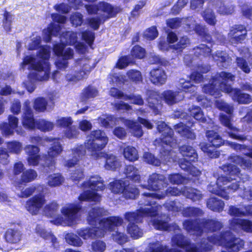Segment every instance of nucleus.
<instances>
[{
    "label": "nucleus",
    "instance_id": "48",
    "mask_svg": "<svg viewBox=\"0 0 252 252\" xmlns=\"http://www.w3.org/2000/svg\"><path fill=\"white\" fill-rule=\"evenodd\" d=\"M97 94V89L93 86H89L83 91L80 95V99L82 101H85L95 97Z\"/></svg>",
    "mask_w": 252,
    "mask_h": 252
},
{
    "label": "nucleus",
    "instance_id": "33",
    "mask_svg": "<svg viewBox=\"0 0 252 252\" xmlns=\"http://www.w3.org/2000/svg\"><path fill=\"white\" fill-rule=\"evenodd\" d=\"M228 214L237 217L252 216V205H248L244 208H238L235 206H230L228 209Z\"/></svg>",
    "mask_w": 252,
    "mask_h": 252
},
{
    "label": "nucleus",
    "instance_id": "12",
    "mask_svg": "<svg viewBox=\"0 0 252 252\" xmlns=\"http://www.w3.org/2000/svg\"><path fill=\"white\" fill-rule=\"evenodd\" d=\"M149 97L148 102L149 106L153 110V112L157 114L159 112L161 108L160 104V98L163 99L166 103L171 105L174 104L183 99V94L178 91H172L168 90L163 92L160 96L157 92L153 91L148 92Z\"/></svg>",
    "mask_w": 252,
    "mask_h": 252
},
{
    "label": "nucleus",
    "instance_id": "28",
    "mask_svg": "<svg viewBox=\"0 0 252 252\" xmlns=\"http://www.w3.org/2000/svg\"><path fill=\"white\" fill-rule=\"evenodd\" d=\"M167 75L165 71L161 68H154L149 73V79L151 83L160 86L164 84L167 80Z\"/></svg>",
    "mask_w": 252,
    "mask_h": 252
},
{
    "label": "nucleus",
    "instance_id": "56",
    "mask_svg": "<svg viewBox=\"0 0 252 252\" xmlns=\"http://www.w3.org/2000/svg\"><path fill=\"white\" fill-rule=\"evenodd\" d=\"M229 160L234 163L240 165L244 168H249L252 165L250 159H245L238 156H232L230 157Z\"/></svg>",
    "mask_w": 252,
    "mask_h": 252
},
{
    "label": "nucleus",
    "instance_id": "37",
    "mask_svg": "<svg viewBox=\"0 0 252 252\" xmlns=\"http://www.w3.org/2000/svg\"><path fill=\"white\" fill-rule=\"evenodd\" d=\"M61 27L57 24H51L48 27L43 31V38L45 42H49L52 36H57L59 34Z\"/></svg>",
    "mask_w": 252,
    "mask_h": 252
},
{
    "label": "nucleus",
    "instance_id": "5",
    "mask_svg": "<svg viewBox=\"0 0 252 252\" xmlns=\"http://www.w3.org/2000/svg\"><path fill=\"white\" fill-rule=\"evenodd\" d=\"M108 138L105 132L100 130L92 131L87 137L85 145L77 146L72 150V159L68 160L65 166L71 167L77 164L79 160L85 155L86 149L90 152V155L95 159L103 157L104 154L100 152L106 145Z\"/></svg>",
    "mask_w": 252,
    "mask_h": 252
},
{
    "label": "nucleus",
    "instance_id": "3",
    "mask_svg": "<svg viewBox=\"0 0 252 252\" xmlns=\"http://www.w3.org/2000/svg\"><path fill=\"white\" fill-rule=\"evenodd\" d=\"M49 49L43 47L39 52L42 62L38 61L33 57L26 56L20 63V69L24 70L27 66L31 70L28 76L24 85L30 93H32L36 88V83L38 81H47L49 78L50 65L48 62L50 58Z\"/></svg>",
    "mask_w": 252,
    "mask_h": 252
},
{
    "label": "nucleus",
    "instance_id": "24",
    "mask_svg": "<svg viewBox=\"0 0 252 252\" xmlns=\"http://www.w3.org/2000/svg\"><path fill=\"white\" fill-rule=\"evenodd\" d=\"M44 196L38 194L29 199L26 204L27 210L32 215H36L45 204Z\"/></svg>",
    "mask_w": 252,
    "mask_h": 252
},
{
    "label": "nucleus",
    "instance_id": "20",
    "mask_svg": "<svg viewBox=\"0 0 252 252\" xmlns=\"http://www.w3.org/2000/svg\"><path fill=\"white\" fill-rule=\"evenodd\" d=\"M247 30L242 25H235L230 28L228 34L229 41L232 44L241 43L246 38Z\"/></svg>",
    "mask_w": 252,
    "mask_h": 252
},
{
    "label": "nucleus",
    "instance_id": "18",
    "mask_svg": "<svg viewBox=\"0 0 252 252\" xmlns=\"http://www.w3.org/2000/svg\"><path fill=\"white\" fill-rule=\"evenodd\" d=\"M182 23H185L189 29L194 30L197 34L203 36L205 40L209 42L211 41L212 38L210 35L206 32L204 28L202 26L196 24L192 17L181 19L175 18L166 21L167 26L172 29L178 28Z\"/></svg>",
    "mask_w": 252,
    "mask_h": 252
},
{
    "label": "nucleus",
    "instance_id": "32",
    "mask_svg": "<svg viewBox=\"0 0 252 252\" xmlns=\"http://www.w3.org/2000/svg\"><path fill=\"white\" fill-rule=\"evenodd\" d=\"M239 52L242 57H237L236 63L237 66L246 73H249L251 71V67L247 62L244 58L250 56L249 49L246 47H243L239 49Z\"/></svg>",
    "mask_w": 252,
    "mask_h": 252
},
{
    "label": "nucleus",
    "instance_id": "30",
    "mask_svg": "<svg viewBox=\"0 0 252 252\" xmlns=\"http://www.w3.org/2000/svg\"><path fill=\"white\" fill-rule=\"evenodd\" d=\"M213 5H215L217 12L222 15L231 14L234 11L233 4L227 0H212Z\"/></svg>",
    "mask_w": 252,
    "mask_h": 252
},
{
    "label": "nucleus",
    "instance_id": "54",
    "mask_svg": "<svg viewBox=\"0 0 252 252\" xmlns=\"http://www.w3.org/2000/svg\"><path fill=\"white\" fill-rule=\"evenodd\" d=\"M121 225L115 226L111 230H108V231H114V233H112L113 240L118 244L122 245L127 241L128 237L124 233L120 232L118 231H115L116 227ZM106 231H107V230H106Z\"/></svg>",
    "mask_w": 252,
    "mask_h": 252
},
{
    "label": "nucleus",
    "instance_id": "4",
    "mask_svg": "<svg viewBox=\"0 0 252 252\" xmlns=\"http://www.w3.org/2000/svg\"><path fill=\"white\" fill-rule=\"evenodd\" d=\"M234 76L230 73L222 71L213 76L209 84L204 85L203 91L217 98L221 95V92L228 93L233 100L239 103H249L251 101L250 96L247 94H242L238 89H232L228 84L229 81L234 80Z\"/></svg>",
    "mask_w": 252,
    "mask_h": 252
},
{
    "label": "nucleus",
    "instance_id": "45",
    "mask_svg": "<svg viewBox=\"0 0 252 252\" xmlns=\"http://www.w3.org/2000/svg\"><path fill=\"white\" fill-rule=\"evenodd\" d=\"M207 207L213 211L220 212L222 211L224 206V202L217 198H210L207 203Z\"/></svg>",
    "mask_w": 252,
    "mask_h": 252
},
{
    "label": "nucleus",
    "instance_id": "49",
    "mask_svg": "<svg viewBox=\"0 0 252 252\" xmlns=\"http://www.w3.org/2000/svg\"><path fill=\"white\" fill-rule=\"evenodd\" d=\"M210 66L208 65H201L198 67L197 71L192 73L190 76V80L196 83H199L202 81L203 76L201 73L207 72L210 70Z\"/></svg>",
    "mask_w": 252,
    "mask_h": 252
},
{
    "label": "nucleus",
    "instance_id": "39",
    "mask_svg": "<svg viewBox=\"0 0 252 252\" xmlns=\"http://www.w3.org/2000/svg\"><path fill=\"white\" fill-rule=\"evenodd\" d=\"M105 158L104 167L106 169L115 170L120 167L121 161L115 155H107Z\"/></svg>",
    "mask_w": 252,
    "mask_h": 252
},
{
    "label": "nucleus",
    "instance_id": "58",
    "mask_svg": "<svg viewBox=\"0 0 252 252\" xmlns=\"http://www.w3.org/2000/svg\"><path fill=\"white\" fill-rule=\"evenodd\" d=\"M190 115L196 120L204 123L206 119L204 117V114L201 108L198 106H192L189 108Z\"/></svg>",
    "mask_w": 252,
    "mask_h": 252
},
{
    "label": "nucleus",
    "instance_id": "16",
    "mask_svg": "<svg viewBox=\"0 0 252 252\" xmlns=\"http://www.w3.org/2000/svg\"><path fill=\"white\" fill-rule=\"evenodd\" d=\"M31 142L32 143H38L44 145V142L50 144L48 151V157H46L44 166L48 167L51 170L55 169V160L54 158L59 155L63 151V148L59 139L53 137H46L44 140L38 136L31 137Z\"/></svg>",
    "mask_w": 252,
    "mask_h": 252
},
{
    "label": "nucleus",
    "instance_id": "34",
    "mask_svg": "<svg viewBox=\"0 0 252 252\" xmlns=\"http://www.w3.org/2000/svg\"><path fill=\"white\" fill-rule=\"evenodd\" d=\"M231 116H227L222 113H221L220 116V120L224 126L227 127L230 131L228 132L229 136L232 138L235 139H239L240 137L237 135L236 133L233 132L238 131V129L233 126L231 123Z\"/></svg>",
    "mask_w": 252,
    "mask_h": 252
},
{
    "label": "nucleus",
    "instance_id": "14",
    "mask_svg": "<svg viewBox=\"0 0 252 252\" xmlns=\"http://www.w3.org/2000/svg\"><path fill=\"white\" fill-rule=\"evenodd\" d=\"M222 226L221 223L214 220H205L199 223L196 220L193 221L188 220L184 221L183 227L191 235H205L208 231L220 230Z\"/></svg>",
    "mask_w": 252,
    "mask_h": 252
},
{
    "label": "nucleus",
    "instance_id": "64",
    "mask_svg": "<svg viewBox=\"0 0 252 252\" xmlns=\"http://www.w3.org/2000/svg\"><path fill=\"white\" fill-rule=\"evenodd\" d=\"M73 120L70 117H58L56 121V125L58 127H68L73 123Z\"/></svg>",
    "mask_w": 252,
    "mask_h": 252
},
{
    "label": "nucleus",
    "instance_id": "22",
    "mask_svg": "<svg viewBox=\"0 0 252 252\" xmlns=\"http://www.w3.org/2000/svg\"><path fill=\"white\" fill-rule=\"evenodd\" d=\"M26 154L27 155V160L30 166H37L40 161L44 158L40 154V148L33 145H27L24 148Z\"/></svg>",
    "mask_w": 252,
    "mask_h": 252
},
{
    "label": "nucleus",
    "instance_id": "60",
    "mask_svg": "<svg viewBox=\"0 0 252 252\" xmlns=\"http://www.w3.org/2000/svg\"><path fill=\"white\" fill-rule=\"evenodd\" d=\"M126 75L130 81L136 83L142 82L143 80V77L141 72L137 70H129L127 71Z\"/></svg>",
    "mask_w": 252,
    "mask_h": 252
},
{
    "label": "nucleus",
    "instance_id": "21",
    "mask_svg": "<svg viewBox=\"0 0 252 252\" xmlns=\"http://www.w3.org/2000/svg\"><path fill=\"white\" fill-rule=\"evenodd\" d=\"M168 148L169 151L173 153V155L170 157L176 158V161L179 162V165L180 162L181 161H183L184 163H186V161L191 162H195L197 160V154L195 150L191 146L184 145L179 148L180 152L184 158L183 159H179L177 158L175 153L171 150V148L168 147ZM171 162H172V161H171ZM173 162H176V161H173Z\"/></svg>",
    "mask_w": 252,
    "mask_h": 252
},
{
    "label": "nucleus",
    "instance_id": "50",
    "mask_svg": "<svg viewBox=\"0 0 252 252\" xmlns=\"http://www.w3.org/2000/svg\"><path fill=\"white\" fill-rule=\"evenodd\" d=\"M139 194L138 189L132 185L127 182L123 190V195L126 198L134 199Z\"/></svg>",
    "mask_w": 252,
    "mask_h": 252
},
{
    "label": "nucleus",
    "instance_id": "51",
    "mask_svg": "<svg viewBox=\"0 0 252 252\" xmlns=\"http://www.w3.org/2000/svg\"><path fill=\"white\" fill-rule=\"evenodd\" d=\"M65 239L68 244L74 247H80L83 244L79 236L73 233H67L65 236Z\"/></svg>",
    "mask_w": 252,
    "mask_h": 252
},
{
    "label": "nucleus",
    "instance_id": "9",
    "mask_svg": "<svg viewBox=\"0 0 252 252\" xmlns=\"http://www.w3.org/2000/svg\"><path fill=\"white\" fill-rule=\"evenodd\" d=\"M200 247L205 251L211 249L212 244H217L225 247L226 248L233 252H237L243 248L244 245V241L239 238H235L229 231H227L221 233L220 235L214 234L208 235L207 239L204 237L202 238Z\"/></svg>",
    "mask_w": 252,
    "mask_h": 252
},
{
    "label": "nucleus",
    "instance_id": "19",
    "mask_svg": "<svg viewBox=\"0 0 252 252\" xmlns=\"http://www.w3.org/2000/svg\"><path fill=\"white\" fill-rule=\"evenodd\" d=\"M89 61L86 59H81L76 62V65L74 68V74L68 73L66 75V80L68 82L74 84L86 78L91 70L89 64Z\"/></svg>",
    "mask_w": 252,
    "mask_h": 252
},
{
    "label": "nucleus",
    "instance_id": "40",
    "mask_svg": "<svg viewBox=\"0 0 252 252\" xmlns=\"http://www.w3.org/2000/svg\"><path fill=\"white\" fill-rule=\"evenodd\" d=\"M22 234L18 230L8 229L5 233V239L6 243L16 244L21 240Z\"/></svg>",
    "mask_w": 252,
    "mask_h": 252
},
{
    "label": "nucleus",
    "instance_id": "29",
    "mask_svg": "<svg viewBox=\"0 0 252 252\" xmlns=\"http://www.w3.org/2000/svg\"><path fill=\"white\" fill-rule=\"evenodd\" d=\"M8 124L3 123L0 125V129L3 135L9 136L14 133V130L17 127L18 124V119L12 115H9L8 117Z\"/></svg>",
    "mask_w": 252,
    "mask_h": 252
},
{
    "label": "nucleus",
    "instance_id": "41",
    "mask_svg": "<svg viewBox=\"0 0 252 252\" xmlns=\"http://www.w3.org/2000/svg\"><path fill=\"white\" fill-rule=\"evenodd\" d=\"M124 173L127 178L134 181L138 182L140 179V175L138 170L132 165L126 166Z\"/></svg>",
    "mask_w": 252,
    "mask_h": 252
},
{
    "label": "nucleus",
    "instance_id": "7",
    "mask_svg": "<svg viewBox=\"0 0 252 252\" xmlns=\"http://www.w3.org/2000/svg\"><path fill=\"white\" fill-rule=\"evenodd\" d=\"M222 170L229 177L220 176L217 180L216 183H211L208 187L209 191L220 196L227 200L230 192L234 191L240 186L237 183V178L243 182L249 180V176L240 173V171L235 165L228 164L222 166Z\"/></svg>",
    "mask_w": 252,
    "mask_h": 252
},
{
    "label": "nucleus",
    "instance_id": "8",
    "mask_svg": "<svg viewBox=\"0 0 252 252\" xmlns=\"http://www.w3.org/2000/svg\"><path fill=\"white\" fill-rule=\"evenodd\" d=\"M59 204L55 201H53L47 204L43 209L44 214L49 217L55 218L54 223L57 225L63 226H72L76 223L79 220L78 212L81 209L79 203L67 204L61 209V213L64 216H59L58 214Z\"/></svg>",
    "mask_w": 252,
    "mask_h": 252
},
{
    "label": "nucleus",
    "instance_id": "15",
    "mask_svg": "<svg viewBox=\"0 0 252 252\" xmlns=\"http://www.w3.org/2000/svg\"><path fill=\"white\" fill-rule=\"evenodd\" d=\"M208 126L207 128H211L212 130L206 131V136L208 141L211 144H207L205 143H201L200 147L201 150L205 153L207 155L211 158H218L220 155V153L216 150L215 147H219L223 144V141L221 137L218 133L215 131L217 130L219 127L214 125V122L212 120H209L207 123Z\"/></svg>",
    "mask_w": 252,
    "mask_h": 252
},
{
    "label": "nucleus",
    "instance_id": "35",
    "mask_svg": "<svg viewBox=\"0 0 252 252\" xmlns=\"http://www.w3.org/2000/svg\"><path fill=\"white\" fill-rule=\"evenodd\" d=\"M212 0L208 3L207 8H205L201 13V16L205 21L211 26H215L217 22L216 16L213 9L210 8L213 5Z\"/></svg>",
    "mask_w": 252,
    "mask_h": 252
},
{
    "label": "nucleus",
    "instance_id": "17",
    "mask_svg": "<svg viewBox=\"0 0 252 252\" xmlns=\"http://www.w3.org/2000/svg\"><path fill=\"white\" fill-rule=\"evenodd\" d=\"M99 122L105 127H112L115 125L122 123L129 128L130 132L134 136L140 137L143 134L141 126L137 123L123 118H115L110 115H105L99 118Z\"/></svg>",
    "mask_w": 252,
    "mask_h": 252
},
{
    "label": "nucleus",
    "instance_id": "52",
    "mask_svg": "<svg viewBox=\"0 0 252 252\" xmlns=\"http://www.w3.org/2000/svg\"><path fill=\"white\" fill-rule=\"evenodd\" d=\"M124 155L126 159L130 161H135L138 158L137 150L131 146H127L124 149Z\"/></svg>",
    "mask_w": 252,
    "mask_h": 252
},
{
    "label": "nucleus",
    "instance_id": "31",
    "mask_svg": "<svg viewBox=\"0 0 252 252\" xmlns=\"http://www.w3.org/2000/svg\"><path fill=\"white\" fill-rule=\"evenodd\" d=\"M40 43H41V37L39 35H33V37L31 39L30 42L28 43L27 45V48L29 50H37L39 49V50L37 51L36 53V55H29V56H32L35 58V59H37L38 61H40V62H42L43 59L40 58L39 55V52L40 51V50L45 47H47L49 49V55H50L51 51V48L50 47L47 45H44V46H40Z\"/></svg>",
    "mask_w": 252,
    "mask_h": 252
},
{
    "label": "nucleus",
    "instance_id": "61",
    "mask_svg": "<svg viewBox=\"0 0 252 252\" xmlns=\"http://www.w3.org/2000/svg\"><path fill=\"white\" fill-rule=\"evenodd\" d=\"M215 105L220 110L223 111L228 114H231L233 111V106L224 102L222 100H217Z\"/></svg>",
    "mask_w": 252,
    "mask_h": 252
},
{
    "label": "nucleus",
    "instance_id": "46",
    "mask_svg": "<svg viewBox=\"0 0 252 252\" xmlns=\"http://www.w3.org/2000/svg\"><path fill=\"white\" fill-rule=\"evenodd\" d=\"M127 232L134 239L142 237L144 234L143 230L134 223H129L127 226Z\"/></svg>",
    "mask_w": 252,
    "mask_h": 252
},
{
    "label": "nucleus",
    "instance_id": "10",
    "mask_svg": "<svg viewBox=\"0 0 252 252\" xmlns=\"http://www.w3.org/2000/svg\"><path fill=\"white\" fill-rule=\"evenodd\" d=\"M77 33L73 32L63 33L60 36V43L54 45L53 50L57 56L55 62L56 66L60 69L65 68L68 64L67 60L73 56V50L70 48L64 49V44L73 45L77 42Z\"/></svg>",
    "mask_w": 252,
    "mask_h": 252
},
{
    "label": "nucleus",
    "instance_id": "43",
    "mask_svg": "<svg viewBox=\"0 0 252 252\" xmlns=\"http://www.w3.org/2000/svg\"><path fill=\"white\" fill-rule=\"evenodd\" d=\"M145 252H178L173 250H168L166 246H163L161 242L156 241L150 243L145 250Z\"/></svg>",
    "mask_w": 252,
    "mask_h": 252
},
{
    "label": "nucleus",
    "instance_id": "57",
    "mask_svg": "<svg viewBox=\"0 0 252 252\" xmlns=\"http://www.w3.org/2000/svg\"><path fill=\"white\" fill-rule=\"evenodd\" d=\"M37 177V172L33 169L24 171L21 175V181L23 183H29L34 180Z\"/></svg>",
    "mask_w": 252,
    "mask_h": 252
},
{
    "label": "nucleus",
    "instance_id": "38",
    "mask_svg": "<svg viewBox=\"0 0 252 252\" xmlns=\"http://www.w3.org/2000/svg\"><path fill=\"white\" fill-rule=\"evenodd\" d=\"M64 181V178L60 173H56L49 175L46 178V184L51 188L62 185Z\"/></svg>",
    "mask_w": 252,
    "mask_h": 252
},
{
    "label": "nucleus",
    "instance_id": "25",
    "mask_svg": "<svg viewBox=\"0 0 252 252\" xmlns=\"http://www.w3.org/2000/svg\"><path fill=\"white\" fill-rule=\"evenodd\" d=\"M230 228L235 231L241 230L248 233H252V221L238 218H233L229 220Z\"/></svg>",
    "mask_w": 252,
    "mask_h": 252
},
{
    "label": "nucleus",
    "instance_id": "59",
    "mask_svg": "<svg viewBox=\"0 0 252 252\" xmlns=\"http://www.w3.org/2000/svg\"><path fill=\"white\" fill-rule=\"evenodd\" d=\"M7 148L9 153L18 154L21 153L23 145L17 141H13L7 143Z\"/></svg>",
    "mask_w": 252,
    "mask_h": 252
},
{
    "label": "nucleus",
    "instance_id": "2",
    "mask_svg": "<svg viewBox=\"0 0 252 252\" xmlns=\"http://www.w3.org/2000/svg\"><path fill=\"white\" fill-rule=\"evenodd\" d=\"M107 211L103 208L94 207L88 213V223L91 227L78 229L76 233L84 240L94 239L103 236L106 230H111L115 226L122 225L124 220L119 217H110L100 220L101 217L106 215Z\"/></svg>",
    "mask_w": 252,
    "mask_h": 252
},
{
    "label": "nucleus",
    "instance_id": "23",
    "mask_svg": "<svg viewBox=\"0 0 252 252\" xmlns=\"http://www.w3.org/2000/svg\"><path fill=\"white\" fill-rule=\"evenodd\" d=\"M165 180V178L163 175L153 173L149 176L148 185H141V187L148 190H159L167 186V184Z\"/></svg>",
    "mask_w": 252,
    "mask_h": 252
},
{
    "label": "nucleus",
    "instance_id": "13",
    "mask_svg": "<svg viewBox=\"0 0 252 252\" xmlns=\"http://www.w3.org/2000/svg\"><path fill=\"white\" fill-rule=\"evenodd\" d=\"M104 185L101 178L98 175L91 176L88 181L84 182L82 187L84 190L79 197L80 201L99 202L101 196L95 191L102 190Z\"/></svg>",
    "mask_w": 252,
    "mask_h": 252
},
{
    "label": "nucleus",
    "instance_id": "11",
    "mask_svg": "<svg viewBox=\"0 0 252 252\" xmlns=\"http://www.w3.org/2000/svg\"><path fill=\"white\" fill-rule=\"evenodd\" d=\"M85 7L90 14H101L100 17L92 18L89 20L90 26L94 30H97L102 22L114 16L120 10L119 7H114L110 4L105 2H100L97 5H86Z\"/></svg>",
    "mask_w": 252,
    "mask_h": 252
},
{
    "label": "nucleus",
    "instance_id": "53",
    "mask_svg": "<svg viewBox=\"0 0 252 252\" xmlns=\"http://www.w3.org/2000/svg\"><path fill=\"white\" fill-rule=\"evenodd\" d=\"M36 127L42 131H50L53 129L55 124L50 121L40 119L36 122Z\"/></svg>",
    "mask_w": 252,
    "mask_h": 252
},
{
    "label": "nucleus",
    "instance_id": "1",
    "mask_svg": "<svg viewBox=\"0 0 252 252\" xmlns=\"http://www.w3.org/2000/svg\"><path fill=\"white\" fill-rule=\"evenodd\" d=\"M142 198L139 202V208L135 212H127L125 214V220L129 223L141 222L144 217H151L149 225H153L156 229L169 230H173L175 234L172 238L173 245L185 250L187 252H202L194 245L190 244L189 239L181 233V229L175 224L168 226L167 220L162 221L158 219L153 218L158 215L162 208L161 206H153L155 201H152L142 194Z\"/></svg>",
    "mask_w": 252,
    "mask_h": 252
},
{
    "label": "nucleus",
    "instance_id": "6",
    "mask_svg": "<svg viewBox=\"0 0 252 252\" xmlns=\"http://www.w3.org/2000/svg\"><path fill=\"white\" fill-rule=\"evenodd\" d=\"M157 128L161 136L159 139L155 141V145H159L162 148L160 152L161 161L156 158L153 155L149 153H145L143 155L144 160L147 163L159 166L161 163L167 164L171 161H176V159L170 156L173 153L169 151L168 147L174 148L176 147L177 140L173 137V131L164 122L160 121L157 123Z\"/></svg>",
    "mask_w": 252,
    "mask_h": 252
},
{
    "label": "nucleus",
    "instance_id": "55",
    "mask_svg": "<svg viewBox=\"0 0 252 252\" xmlns=\"http://www.w3.org/2000/svg\"><path fill=\"white\" fill-rule=\"evenodd\" d=\"M180 166L182 169L189 171L192 176L197 177L201 175V171L193 166L189 162L186 161V163H184L181 161L180 162Z\"/></svg>",
    "mask_w": 252,
    "mask_h": 252
},
{
    "label": "nucleus",
    "instance_id": "62",
    "mask_svg": "<svg viewBox=\"0 0 252 252\" xmlns=\"http://www.w3.org/2000/svg\"><path fill=\"white\" fill-rule=\"evenodd\" d=\"M13 20V15L7 11L4 13L2 26L6 32H10L11 31V25Z\"/></svg>",
    "mask_w": 252,
    "mask_h": 252
},
{
    "label": "nucleus",
    "instance_id": "27",
    "mask_svg": "<svg viewBox=\"0 0 252 252\" xmlns=\"http://www.w3.org/2000/svg\"><path fill=\"white\" fill-rule=\"evenodd\" d=\"M183 191H184V187L181 189L177 187H169L165 192H162L161 194L144 192L143 193V195L147 198H149L150 200L153 201V200L155 198L159 199H162L166 195L177 196L181 194L183 195Z\"/></svg>",
    "mask_w": 252,
    "mask_h": 252
},
{
    "label": "nucleus",
    "instance_id": "26",
    "mask_svg": "<svg viewBox=\"0 0 252 252\" xmlns=\"http://www.w3.org/2000/svg\"><path fill=\"white\" fill-rule=\"evenodd\" d=\"M30 101L26 100L24 104V111L23 115L22 124L26 128L33 129L36 125L32 111L30 107Z\"/></svg>",
    "mask_w": 252,
    "mask_h": 252
},
{
    "label": "nucleus",
    "instance_id": "44",
    "mask_svg": "<svg viewBox=\"0 0 252 252\" xmlns=\"http://www.w3.org/2000/svg\"><path fill=\"white\" fill-rule=\"evenodd\" d=\"M183 195L190 199L193 201H198L202 198V195L200 191L195 189L184 187Z\"/></svg>",
    "mask_w": 252,
    "mask_h": 252
},
{
    "label": "nucleus",
    "instance_id": "42",
    "mask_svg": "<svg viewBox=\"0 0 252 252\" xmlns=\"http://www.w3.org/2000/svg\"><path fill=\"white\" fill-rule=\"evenodd\" d=\"M175 131L181 136L189 139H193L195 138L194 133L192 132L188 126L181 123L175 126Z\"/></svg>",
    "mask_w": 252,
    "mask_h": 252
},
{
    "label": "nucleus",
    "instance_id": "47",
    "mask_svg": "<svg viewBox=\"0 0 252 252\" xmlns=\"http://www.w3.org/2000/svg\"><path fill=\"white\" fill-rule=\"evenodd\" d=\"M127 182L123 180H115L109 184V189L112 192L115 193H123L125 187Z\"/></svg>",
    "mask_w": 252,
    "mask_h": 252
},
{
    "label": "nucleus",
    "instance_id": "36",
    "mask_svg": "<svg viewBox=\"0 0 252 252\" xmlns=\"http://www.w3.org/2000/svg\"><path fill=\"white\" fill-rule=\"evenodd\" d=\"M213 59L217 61L219 66L226 68L231 63V59L228 54L223 51H217L215 54L212 55Z\"/></svg>",
    "mask_w": 252,
    "mask_h": 252
},
{
    "label": "nucleus",
    "instance_id": "63",
    "mask_svg": "<svg viewBox=\"0 0 252 252\" xmlns=\"http://www.w3.org/2000/svg\"><path fill=\"white\" fill-rule=\"evenodd\" d=\"M182 214L185 217H196L202 215L203 212L199 208L188 207L183 210Z\"/></svg>",
    "mask_w": 252,
    "mask_h": 252
}]
</instances>
